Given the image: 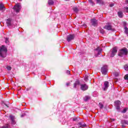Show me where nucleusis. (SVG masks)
Here are the masks:
<instances>
[{
  "label": "nucleus",
  "instance_id": "28",
  "mask_svg": "<svg viewBox=\"0 0 128 128\" xmlns=\"http://www.w3.org/2000/svg\"><path fill=\"white\" fill-rule=\"evenodd\" d=\"M124 70H128V64L124 66Z\"/></svg>",
  "mask_w": 128,
  "mask_h": 128
},
{
  "label": "nucleus",
  "instance_id": "15",
  "mask_svg": "<svg viewBox=\"0 0 128 128\" xmlns=\"http://www.w3.org/2000/svg\"><path fill=\"white\" fill-rule=\"evenodd\" d=\"M10 118L12 120V124H16V120H14V116H10Z\"/></svg>",
  "mask_w": 128,
  "mask_h": 128
},
{
  "label": "nucleus",
  "instance_id": "37",
  "mask_svg": "<svg viewBox=\"0 0 128 128\" xmlns=\"http://www.w3.org/2000/svg\"><path fill=\"white\" fill-rule=\"evenodd\" d=\"M66 74H70V70H67Z\"/></svg>",
  "mask_w": 128,
  "mask_h": 128
},
{
  "label": "nucleus",
  "instance_id": "17",
  "mask_svg": "<svg viewBox=\"0 0 128 128\" xmlns=\"http://www.w3.org/2000/svg\"><path fill=\"white\" fill-rule=\"evenodd\" d=\"M78 126L79 128H82L86 126V124H84L82 122H78Z\"/></svg>",
  "mask_w": 128,
  "mask_h": 128
},
{
  "label": "nucleus",
  "instance_id": "14",
  "mask_svg": "<svg viewBox=\"0 0 128 128\" xmlns=\"http://www.w3.org/2000/svg\"><path fill=\"white\" fill-rule=\"evenodd\" d=\"M80 86V81L76 80L74 84V88H76V87Z\"/></svg>",
  "mask_w": 128,
  "mask_h": 128
},
{
  "label": "nucleus",
  "instance_id": "22",
  "mask_svg": "<svg viewBox=\"0 0 128 128\" xmlns=\"http://www.w3.org/2000/svg\"><path fill=\"white\" fill-rule=\"evenodd\" d=\"M118 16L119 18H122L124 16V14L122 12H118Z\"/></svg>",
  "mask_w": 128,
  "mask_h": 128
},
{
  "label": "nucleus",
  "instance_id": "8",
  "mask_svg": "<svg viewBox=\"0 0 128 128\" xmlns=\"http://www.w3.org/2000/svg\"><path fill=\"white\" fill-rule=\"evenodd\" d=\"M88 89V86L86 84H80V90H83L84 92V90H87Z\"/></svg>",
  "mask_w": 128,
  "mask_h": 128
},
{
  "label": "nucleus",
  "instance_id": "24",
  "mask_svg": "<svg viewBox=\"0 0 128 128\" xmlns=\"http://www.w3.org/2000/svg\"><path fill=\"white\" fill-rule=\"evenodd\" d=\"M99 108L100 110H102V108H104V104H102V103H99Z\"/></svg>",
  "mask_w": 128,
  "mask_h": 128
},
{
  "label": "nucleus",
  "instance_id": "4",
  "mask_svg": "<svg viewBox=\"0 0 128 128\" xmlns=\"http://www.w3.org/2000/svg\"><path fill=\"white\" fill-rule=\"evenodd\" d=\"M101 72L104 75L108 74V66L104 65L101 68Z\"/></svg>",
  "mask_w": 128,
  "mask_h": 128
},
{
  "label": "nucleus",
  "instance_id": "10",
  "mask_svg": "<svg viewBox=\"0 0 128 128\" xmlns=\"http://www.w3.org/2000/svg\"><path fill=\"white\" fill-rule=\"evenodd\" d=\"M116 52H118V50H116V48H114L112 51L110 57L114 58V56H116Z\"/></svg>",
  "mask_w": 128,
  "mask_h": 128
},
{
  "label": "nucleus",
  "instance_id": "29",
  "mask_svg": "<svg viewBox=\"0 0 128 128\" xmlns=\"http://www.w3.org/2000/svg\"><path fill=\"white\" fill-rule=\"evenodd\" d=\"M126 110H128V108H125L124 109V110L122 111V112L123 114H126Z\"/></svg>",
  "mask_w": 128,
  "mask_h": 128
},
{
  "label": "nucleus",
  "instance_id": "38",
  "mask_svg": "<svg viewBox=\"0 0 128 128\" xmlns=\"http://www.w3.org/2000/svg\"><path fill=\"white\" fill-rule=\"evenodd\" d=\"M0 128H8V126H1V127H0Z\"/></svg>",
  "mask_w": 128,
  "mask_h": 128
},
{
  "label": "nucleus",
  "instance_id": "36",
  "mask_svg": "<svg viewBox=\"0 0 128 128\" xmlns=\"http://www.w3.org/2000/svg\"><path fill=\"white\" fill-rule=\"evenodd\" d=\"M26 116V113H24V114L21 115V118H24V116Z\"/></svg>",
  "mask_w": 128,
  "mask_h": 128
},
{
  "label": "nucleus",
  "instance_id": "9",
  "mask_svg": "<svg viewBox=\"0 0 128 128\" xmlns=\"http://www.w3.org/2000/svg\"><path fill=\"white\" fill-rule=\"evenodd\" d=\"M104 30H114V29H112V26L110 24H108L105 26L104 27Z\"/></svg>",
  "mask_w": 128,
  "mask_h": 128
},
{
  "label": "nucleus",
  "instance_id": "31",
  "mask_svg": "<svg viewBox=\"0 0 128 128\" xmlns=\"http://www.w3.org/2000/svg\"><path fill=\"white\" fill-rule=\"evenodd\" d=\"M6 68H7L8 70H12V67H10V66H8L6 67Z\"/></svg>",
  "mask_w": 128,
  "mask_h": 128
},
{
  "label": "nucleus",
  "instance_id": "42",
  "mask_svg": "<svg viewBox=\"0 0 128 128\" xmlns=\"http://www.w3.org/2000/svg\"><path fill=\"white\" fill-rule=\"evenodd\" d=\"M113 120H114V119H113Z\"/></svg>",
  "mask_w": 128,
  "mask_h": 128
},
{
  "label": "nucleus",
  "instance_id": "16",
  "mask_svg": "<svg viewBox=\"0 0 128 128\" xmlns=\"http://www.w3.org/2000/svg\"><path fill=\"white\" fill-rule=\"evenodd\" d=\"M84 102H88V100H90V96H86L84 98Z\"/></svg>",
  "mask_w": 128,
  "mask_h": 128
},
{
  "label": "nucleus",
  "instance_id": "19",
  "mask_svg": "<svg viewBox=\"0 0 128 128\" xmlns=\"http://www.w3.org/2000/svg\"><path fill=\"white\" fill-rule=\"evenodd\" d=\"M8 26H12V19L8 18L6 21Z\"/></svg>",
  "mask_w": 128,
  "mask_h": 128
},
{
  "label": "nucleus",
  "instance_id": "23",
  "mask_svg": "<svg viewBox=\"0 0 128 128\" xmlns=\"http://www.w3.org/2000/svg\"><path fill=\"white\" fill-rule=\"evenodd\" d=\"M73 10H74V12H78V7H74L73 8Z\"/></svg>",
  "mask_w": 128,
  "mask_h": 128
},
{
  "label": "nucleus",
  "instance_id": "3",
  "mask_svg": "<svg viewBox=\"0 0 128 128\" xmlns=\"http://www.w3.org/2000/svg\"><path fill=\"white\" fill-rule=\"evenodd\" d=\"M20 8H22V6L20 4H16L13 8V10H14L16 12H20Z\"/></svg>",
  "mask_w": 128,
  "mask_h": 128
},
{
  "label": "nucleus",
  "instance_id": "27",
  "mask_svg": "<svg viewBox=\"0 0 128 128\" xmlns=\"http://www.w3.org/2000/svg\"><path fill=\"white\" fill-rule=\"evenodd\" d=\"M100 34H104V29L100 28Z\"/></svg>",
  "mask_w": 128,
  "mask_h": 128
},
{
  "label": "nucleus",
  "instance_id": "40",
  "mask_svg": "<svg viewBox=\"0 0 128 128\" xmlns=\"http://www.w3.org/2000/svg\"><path fill=\"white\" fill-rule=\"evenodd\" d=\"M6 106H8V105L6 104Z\"/></svg>",
  "mask_w": 128,
  "mask_h": 128
},
{
  "label": "nucleus",
  "instance_id": "21",
  "mask_svg": "<svg viewBox=\"0 0 128 128\" xmlns=\"http://www.w3.org/2000/svg\"><path fill=\"white\" fill-rule=\"evenodd\" d=\"M54 4V2L52 0H48V4L50 6H52Z\"/></svg>",
  "mask_w": 128,
  "mask_h": 128
},
{
  "label": "nucleus",
  "instance_id": "18",
  "mask_svg": "<svg viewBox=\"0 0 128 128\" xmlns=\"http://www.w3.org/2000/svg\"><path fill=\"white\" fill-rule=\"evenodd\" d=\"M96 0V4H104V2L102 0Z\"/></svg>",
  "mask_w": 128,
  "mask_h": 128
},
{
  "label": "nucleus",
  "instance_id": "30",
  "mask_svg": "<svg viewBox=\"0 0 128 128\" xmlns=\"http://www.w3.org/2000/svg\"><path fill=\"white\" fill-rule=\"evenodd\" d=\"M124 11L128 12V7H124Z\"/></svg>",
  "mask_w": 128,
  "mask_h": 128
},
{
  "label": "nucleus",
  "instance_id": "35",
  "mask_svg": "<svg viewBox=\"0 0 128 128\" xmlns=\"http://www.w3.org/2000/svg\"><path fill=\"white\" fill-rule=\"evenodd\" d=\"M76 120H78V118H72V121L73 122H76Z\"/></svg>",
  "mask_w": 128,
  "mask_h": 128
},
{
  "label": "nucleus",
  "instance_id": "33",
  "mask_svg": "<svg viewBox=\"0 0 128 128\" xmlns=\"http://www.w3.org/2000/svg\"><path fill=\"white\" fill-rule=\"evenodd\" d=\"M114 6V4L112 3V4H110V8H112V6Z\"/></svg>",
  "mask_w": 128,
  "mask_h": 128
},
{
  "label": "nucleus",
  "instance_id": "20",
  "mask_svg": "<svg viewBox=\"0 0 128 128\" xmlns=\"http://www.w3.org/2000/svg\"><path fill=\"white\" fill-rule=\"evenodd\" d=\"M121 123L122 124H128V121L126 120H121Z\"/></svg>",
  "mask_w": 128,
  "mask_h": 128
},
{
  "label": "nucleus",
  "instance_id": "34",
  "mask_svg": "<svg viewBox=\"0 0 128 128\" xmlns=\"http://www.w3.org/2000/svg\"><path fill=\"white\" fill-rule=\"evenodd\" d=\"M5 42H6V44H8V38H6Z\"/></svg>",
  "mask_w": 128,
  "mask_h": 128
},
{
  "label": "nucleus",
  "instance_id": "13",
  "mask_svg": "<svg viewBox=\"0 0 128 128\" xmlns=\"http://www.w3.org/2000/svg\"><path fill=\"white\" fill-rule=\"evenodd\" d=\"M0 10L2 12H4L6 10V7H4V5L2 4H0Z\"/></svg>",
  "mask_w": 128,
  "mask_h": 128
},
{
  "label": "nucleus",
  "instance_id": "26",
  "mask_svg": "<svg viewBox=\"0 0 128 128\" xmlns=\"http://www.w3.org/2000/svg\"><path fill=\"white\" fill-rule=\"evenodd\" d=\"M90 4H92V6H94V3L92 2V0H88Z\"/></svg>",
  "mask_w": 128,
  "mask_h": 128
},
{
  "label": "nucleus",
  "instance_id": "32",
  "mask_svg": "<svg viewBox=\"0 0 128 128\" xmlns=\"http://www.w3.org/2000/svg\"><path fill=\"white\" fill-rule=\"evenodd\" d=\"M114 75L115 76H118V72H114Z\"/></svg>",
  "mask_w": 128,
  "mask_h": 128
},
{
  "label": "nucleus",
  "instance_id": "5",
  "mask_svg": "<svg viewBox=\"0 0 128 128\" xmlns=\"http://www.w3.org/2000/svg\"><path fill=\"white\" fill-rule=\"evenodd\" d=\"M115 104V106L116 108V109L118 112H120V104H122V102L120 100H117L114 102Z\"/></svg>",
  "mask_w": 128,
  "mask_h": 128
},
{
  "label": "nucleus",
  "instance_id": "7",
  "mask_svg": "<svg viewBox=\"0 0 128 128\" xmlns=\"http://www.w3.org/2000/svg\"><path fill=\"white\" fill-rule=\"evenodd\" d=\"M108 86H110V83L108 81H106L104 82V86L102 88L103 90H107L108 88Z\"/></svg>",
  "mask_w": 128,
  "mask_h": 128
},
{
  "label": "nucleus",
  "instance_id": "12",
  "mask_svg": "<svg viewBox=\"0 0 128 128\" xmlns=\"http://www.w3.org/2000/svg\"><path fill=\"white\" fill-rule=\"evenodd\" d=\"M95 50L96 52H98V54L96 56H100V54H102V50L100 47H98L96 49H95Z\"/></svg>",
  "mask_w": 128,
  "mask_h": 128
},
{
  "label": "nucleus",
  "instance_id": "6",
  "mask_svg": "<svg viewBox=\"0 0 128 128\" xmlns=\"http://www.w3.org/2000/svg\"><path fill=\"white\" fill-rule=\"evenodd\" d=\"M74 34H69L66 36V40L68 42H71V40H74Z\"/></svg>",
  "mask_w": 128,
  "mask_h": 128
},
{
  "label": "nucleus",
  "instance_id": "11",
  "mask_svg": "<svg viewBox=\"0 0 128 128\" xmlns=\"http://www.w3.org/2000/svg\"><path fill=\"white\" fill-rule=\"evenodd\" d=\"M91 24H92V26H98V20L96 19H92Z\"/></svg>",
  "mask_w": 128,
  "mask_h": 128
},
{
  "label": "nucleus",
  "instance_id": "1",
  "mask_svg": "<svg viewBox=\"0 0 128 128\" xmlns=\"http://www.w3.org/2000/svg\"><path fill=\"white\" fill-rule=\"evenodd\" d=\"M6 52H8V48L4 45H2L0 47V56L1 58H6Z\"/></svg>",
  "mask_w": 128,
  "mask_h": 128
},
{
  "label": "nucleus",
  "instance_id": "2",
  "mask_svg": "<svg viewBox=\"0 0 128 128\" xmlns=\"http://www.w3.org/2000/svg\"><path fill=\"white\" fill-rule=\"evenodd\" d=\"M128 54V49L126 48L121 50L118 54L119 56H124Z\"/></svg>",
  "mask_w": 128,
  "mask_h": 128
},
{
  "label": "nucleus",
  "instance_id": "41",
  "mask_svg": "<svg viewBox=\"0 0 128 128\" xmlns=\"http://www.w3.org/2000/svg\"><path fill=\"white\" fill-rule=\"evenodd\" d=\"M66 0L68 1L69 0Z\"/></svg>",
  "mask_w": 128,
  "mask_h": 128
},
{
  "label": "nucleus",
  "instance_id": "39",
  "mask_svg": "<svg viewBox=\"0 0 128 128\" xmlns=\"http://www.w3.org/2000/svg\"><path fill=\"white\" fill-rule=\"evenodd\" d=\"M70 83H66V86H70Z\"/></svg>",
  "mask_w": 128,
  "mask_h": 128
},
{
  "label": "nucleus",
  "instance_id": "25",
  "mask_svg": "<svg viewBox=\"0 0 128 128\" xmlns=\"http://www.w3.org/2000/svg\"><path fill=\"white\" fill-rule=\"evenodd\" d=\"M84 80H85V82H88V76H85V77L84 78Z\"/></svg>",
  "mask_w": 128,
  "mask_h": 128
}]
</instances>
